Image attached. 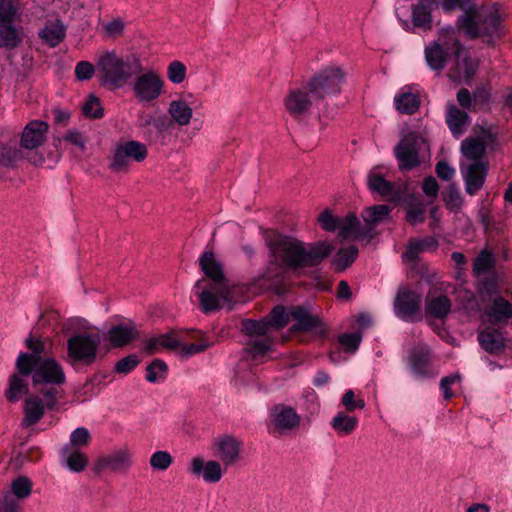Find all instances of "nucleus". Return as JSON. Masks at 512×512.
Instances as JSON below:
<instances>
[{
    "label": "nucleus",
    "mask_w": 512,
    "mask_h": 512,
    "mask_svg": "<svg viewBox=\"0 0 512 512\" xmlns=\"http://www.w3.org/2000/svg\"><path fill=\"white\" fill-rule=\"evenodd\" d=\"M267 245L275 261L290 270L318 266L334 250L324 241L305 245L296 238L283 235L269 238Z\"/></svg>",
    "instance_id": "1"
},
{
    "label": "nucleus",
    "mask_w": 512,
    "mask_h": 512,
    "mask_svg": "<svg viewBox=\"0 0 512 512\" xmlns=\"http://www.w3.org/2000/svg\"><path fill=\"white\" fill-rule=\"evenodd\" d=\"M97 77L102 86L111 90L125 86L142 72L140 59L135 56L121 57L115 51H105L96 62Z\"/></svg>",
    "instance_id": "2"
},
{
    "label": "nucleus",
    "mask_w": 512,
    "mask_h": 512,
    "mask_svg": "<svg viewBox=\"0 0 512 512\" xmlns=\"http://www.w3.org/2000/svg\"><path fill=\"white\" fill-rule=\"evenodd\" d=\"M464 11L457 20V26L465 34L474 39L477 37H488V43L494 38H499L502 33V18L495 6L480 7L469 0L467 7L460 8Z\"/></svg>",
    "instance_id": "3"
},
{
    "label": "nucleus",
    "mask_w": 512,
    "mask_h": 512,
    "mask_svg": "<svg viewBox=\"0 0 512 512\" xmlns=\"http://www.w3.org/2000/svg\"><path fill=\"white\" fill-rule=\"evenodd\" d=\"M100 343L99 334L84 332L73 335L67 341V362L72 366L92 365L97 359Z\"/></svg>",
    "instance_id": "4"
},
{
    "label": "nucleus",
    "mask_w": 512,
    "mask_h": 512,
    "mask_svg": "<svg viewBox=\"0 0 512 512\" xmlns=\"http://www.w3.org/2000/svg\"><path fill=\"white\" fill-rule=\"evenodd\" d=\"M45 401L39 395H28L23 403V419L21 422L22 427H30L37 424L45 414V410H53L62 398L59 389L51 387L49 389L41 390Z\"/></svg>",
    "instance_id": "5"
},
{
    "label": "nucleus",
    "mask_w": 512,
    "mask_h": 512,
    "mask_svg": "<svg viewBox=\"0 0 512 512\" xmlns=\"http://www.w3.org/2000/svg\"><path fill=\"white\" fill-rule=\"evenodd\" d=\"M452 38H457L452 28L441 29L439 38L429 43L424 50L425 61L429 68L440 75L454 53Z\"/></svg>",
    "instance_id": "6"
},
{
    "label": "nucleus",
    "mask_w": 512,
    "mask_h": 512,
    "mask_svg": "<svg viewBox=\"0 0 512 512\" xmlns=\"http://www.w3.org/2000/svg\"><path fill=\"white\" fill-rule=\"evenodd\" d=\"M454 46V60L450 66L447 77L455 84H470L472 81L478 64L471 58L468 51L463 47L458 38H452Z\"/></svg>",
    "instance_id": "7"
},
{
    "label": "nucleus",
    "mask_w": 512,
    "mask_h": 512,
    "mask_svg": "<svg viewBox=\"0 0 512 512\" xmlns=\"http://www.w3.org/2000/svg\"><path fill=\"white\" fill-rule=\"evenodd\" d=\"M344 78L345 74L340 67L321 70L308 81L312 96L323 100L326 96L339 93Z\"/></svg>",
    "instance_id": "8"
},
{
    "label": "nucleus",
    "mask_w": 512,
    "mask_h": 512,
    "mask_svg": "<svg viewBox=\"0 0 512 512\" xmlns=\"http://www.w3.org/2000/svg\"><path fill=\"white\" fill-rule=\"evenodd\" d=\"M422 144L423 139L416 133H408L401 138L394 148L400 171H410L420 166L419 151Z\"/></svg>",
    "instance_id": "9"
},
{
    "label": "nucleus",
    "mask_w": 512,
    "mask_h": 512,
    "mask_svg": "<svg viewBox=\"0 0 512 512\" xmlns=\"http://www.w3.org/2000/svg\"><path fill=\"white\" fill-rule=\"evenodd\" d=\"M291 320L295 323L290 327L291 333L313 332L315 336L325 339L329 336V330L323 321L313 315L308 308L303 306H290Z\"/></svg>",
    "instance_id": "10"
},
{
    "label": "nucleus",
    "mask_w": 512,
    "mask_h": 512,
    "mask_svg": "<svg viewBox=\"0 0 512 512\" xmlns=\"http://www.w3.org/2000/svg\"><path fill=\"white\" fill-rule=\"evenodd\" d=\"M200 268L207 278L213 284V289L225 300L231 301V291L229 283L225 278L223 266L219 262L212 251H205L199 259Z\"/></svg>",
    "instance_id": "11"
},
{
    "label": "nucleus",
    "mask_w": 512,
    "mask_h": 512,
    "mask_svg": "<svg viewBox=\"0 0 512 512\" xmlns=\"http://www.w3.org/2000/svg\"><path fill=\"white\" fill-rule=\"evenodd\" d=\"M135 76L132 90L139 102H152L162 95L164 80L157 71H142Z\"/></svg>",
    "instance_id": "12"
},
{
    "label": "nucleus",
    "mask_w": 512,
    "mask_h": 512,
    "mask_svg": "<svg viewBox=\"0 0 512 512\" xmlns=\"http://www.w3.org/2000/svg\"><path fill=\"white\" fill-rule=\"evenodd\" d=\"M147 155L148 150L145 144L130 140L116 146L109 167L115 172H127L130 160L142 162Z\"/></svg>",
    "instance_id": "13"
},
{
    "label": "nucleus",
    "mask_w": 512,
    "mask_h": 512,
    "mask_svg": "<svg viewBox=\"0 0 512 512\" xmlns=\"http://www.w3.org/2000/svg\"><path fill=\"white\" fill-rule=\"evenodd\" d=\"M300 421V416L293 407L277 404L271 409L268 431L274 437H280L298 429Z\"/></svg>",
    "instance_id": "14"
},
{
    "label": "nucleus",
    "mask_w": 512,
    "mask_h": 512,
    "mask_svg": "<svg viewBox=\"0 0 512 512\" xmlns=\"http://www.w3.org/2000/svg\"><path fill=\"white\" fill-rule=\"evenodd\" d=\"M434 355L431 348L424 343L412 347L407 356V363L411 372L420 379L437 376L438 372L433 366Z\"/></svg>",
    "instance_id": "15"
},
{
    "label": "nucleus",
    "mask_w": 512,
    "mask_h": 512,
    "mask_svg": "<svg viewBox=\"0 0 512 512\" xmlns=\"http://www.w3.org/2000/svg\"><path fill=\"white\" fill-rule=\"evenodd\" d=\"M422 296L418 292L409 288H400L394 300L395 314L410 322L420 321L422 319L420 311Z\"/></svg>",
    "instance_id": "16"
},
{
    "label": "nucleus",
    "mask_w": 512,
    "mask_h": 512,
    "mask_svg": "<svg viewBox=\"0 0 512 512\" xmlns=\"http://www.w3.org/2000/svg\"><path fill=\"white\" fill-rule=\"evenodd\" d=\"M34 385H61L66 381L65 372L54 358L45 357L33 366L31 371Z\"/></svg>",
    "instance_id": "17"
},
{
    "label": "nucleus",
    "mask_w": 512,
    "mask_h": 512,
    "mask_svg": "<svg viewBox=\"0 0 512 512\" xmlns=\"http://www.w3.org/2000/svg\"><path fill=\"white\" fill-rule=\"evenodd\" d=\"M25 345L30 352H21L16 360V369L23 373H31L33 366L49 354L48 340L33 335L25 339Z\"/></svg>",
    "instance_id": "18"
},
{
    "label": "nucleus",
    "mask_w": 512,
    "mask_h": 512,
    "mask_svg": "<svg viewBox=\"0 0 512 512\" xmlns=\"http://www.w3.org/2000/svg\"><path fill=\"white\" fill-rule=\"evenodd\" d=\"M212 450L227 469L240 461L242 442L234 436L222 435L213 440Z\"/></svg>",
    "instance_id": "19"
},
{
    "label": "nucleus",
    "mask_w": 512,
    "mask_h": 512,
    "mask_svg": "<svg viewBox=\"0 0 512 512\" xmlns=\"http://www.w3.org/2000/svg\"><path fill=\"white\" fill-rule=\"evenodd\" d=\"M316 101L319 100L314 99L307 82L302 87L290 90L285 96L283 104L291 117L298 118L308 113Z\"/></svg>",
    "instance_id": "20"
},
{
    "label": "nucleus",
    "mask_w": 512,
    "mask_h": 512,
    "mask_svg": "<svg viewBox=\"0 0 512 512\" xmlns=\"http://www.w3.org/2000/svg\"><path fill=\"white\" fill-rule=\"evenodd\" d=\"M132 457V452L126 447L114 450L105 456L99 457L94 464V470L97 473L110 471L125 474L132 466Z\"/></svg>",
    "instance_id": "21"
},
{
    "label": "nucleus",
    "mask_w": 512,
    "mask_h": 512,
    "mask_svg": "<svg viewBox=\"0 0 512 512\" xmlns=\"http://www.w3.org/2000/svg\"><path fill=\"white\" fill-rule=\"evenodd\" d=\"M487 171V161H476L461 167L467 194L473 196L483 187Z\"/></svg>",
    "instance_id": "22"
},
{
    "label": "nucleus",
    "mask_w": 512,
    "mask_h": 512,
    "mask_svg": "<svg viewBox=\"0 0 512 512\" xmlns=\"http://www.w3.org/2000/svg\"><path fill=\"white\" fill-rule=\"evenodd\" d=\"M222 463L216 460L204 461L201 457H194L190 462L189 472L202 479L207 483H217L222 479L223 470Z\"/></svg>",
    "instance_id": "23"
},
{
    "label": "nucleus",
    "mask_w": 512,
    "mask_h": 512,
    "mask_svg": "<svg viewBox=\"0 0 512 512\" xmlns=\"http://www.w3.org/2000/svg\"><path fill=\"white\" fill-rule=\"evenodd\" d=\"M495 269V258L491 251L488 249H483L476 256L473 263V274L477 277H480L484 274H491L492 277L483 281L484 289L491 293L496 289V277L493 275Z\"/></svg>",
    "instance_id": "24"
},
{
    "label": "nucleus",
    "mask_w": 512,
    "mask_h": 512,
    "mask_svg": "<svg viewBox=\"0 0 512 512\" xmlns=\"http://www.w3.org/2000/svg\"><path fill=\"white\" fill-rule=\"evenodd\" d=\"M49 125L40 120L30 121L23 129L20 145L27 150H34L46 141Z\"/></svg>",
    "instance_id": "25"
},
{
    "label": "nucleus",
    "mask_w": 512,
    "mask_h": 512,
    "mask_svg": "<svg viewBox=\"0 0 512 512\" xmlns=\"http://www.w3.org/2000/svg\"><path fill=\"white\" fill-rule=\"evenodd\" d=\"M339 237L342 239H371V227L363 226L354 212H349L345 217L340 218Z\"/></svg>",
    "instance_id": "26"
},
{
    "label": "nucleus",
    "mask_w": 512,
    "mask_h": 512,
    "mask_svg": "<svg viewBox=\"0 0 512 512\" xmlns=\"http://www.w3.org/2000/svg\"><path fill=\"white\" fill-rule=\"evenodd\" d=\"M452 302L448 296L437 294L435 289H430L425 298V314L435 319H445L451 312Z\"/></svg>",
    "instance_id": "27"
},
{
    "label": "nucleus",
    "mask_w": 512,
    "mask_h": 512,
    "mask_svg": "<svg viewBox=\"0 0 512 512\" xmlns=\"http://www.w3.org/2000/svg\"><path fill=\"white\" fill-rule=\"evenodd\" d=\"M445 120L451 133L456 137L464 134L470 123L468 113L459 109L454 103L447 104Z\"/></svg>",
    "instance_id": "28"
},
{
    "label": "nucleus",
    "mask_w": 512,
    "mask_h": 512,
    "mask_svg": "<svg viewBox=\"0 0 512 512\" xmlns=\"http://www.w3.org/2000/svg\"><path fill=\"white\" fill-rule=\"evenodd\" d=\"M205 283V279H201L195 284V289H202L200 292H197L202 311L204 313H209L219 310L221 300H225L217 293L215 289H213V284H210L209 287H205Z\"/></svg>",
    "instance_id": "29"
},
{
    "label": "nucleus",
    "mask_w": 512,
    "mask_h": 512,
    "mask_svg": "<svg viewBox=\"0 0 512 512\" xmlns=\"http://www.w3.org/2000/svg\"><path fill=\"white\" fill-rule=\"evenodd\" d=\"M30 375L31 373H23L20 369H17V372L10 376L9 386L5 391V398L8 402H17L24 394L28 393L27 377Z\"/></svg>",
    "instance_id": "30"
},
{
    "label": "nucleus",
    "mask_w": 512,
    "mask_h": 512,
    "mask_svg": "<svg viewBox=\"0 0 512 512\" xmlns=\"http://www.w3.org/2000/svg\"><path fill=\"white\" fill-rule=\"evenodd\" d=\"M39 37L49 47L54 48L65 39L66 27L59 19L47 22L39 31Z\"/></svg>",
    "instance_id": "31"
},
{
    "label": "nucleus",
    "mask_w": 512,
    "mask_h": 512,
    "mask_svg": "<svg viewBox=\"0 0 512 512\" xmlns=\"http://www.w3.org/2000/svg\"><path fill=\"white\" fill-rule=\"evenodd\" d=\"M138 336V331L133 325H116L108 331V338L114 347H123Z\"/></svg>",
    "instance_id": "32"
},
{
    "label": "nucleus",
    "mask_w": 512,
    "mask_h": 512,
    "mask_svg": "<svg viewBox=\"0 0 512 512\" xmlns=\"http://www.w3.org/2000/svg\"><path fill=\"white\" fill-rule=\"evenodd\" d=\"M461 152L466 160L473 162L485 161L486 145L476 137H468L461 143Z\"/></svg>",
    "instance_id": "33"
},
{
    "label": "nucleus",
    "mask_w": 512,
    "mask_h": 512,
    "mask_svg": "<svg viewBox=\"0 0 512 512\" xmlns=\"http://www.w3.org/2000/svg\"><path fill=\"white\" fill-rule=\"evenodd\" d=\"M481 347L489 353H498L504 347V338L502 333L496 329H485L478 335Z\"/></svg>",
    "instance_id": "34"
},
{
    "label": "nucleus",
    "mask_w": 512,
    "mask_h": 512,
    "mask_svg": "<svg viewBox=\"0 0 512 512\" xmlns=\"http://www.w3.org/2000/svg\"><path fill=\"white\" fill-rule=\"evenodd\" d=\"M487 315L491 321L501 323L512 317V306L510 302L503 297H495L487 310Z\"/></svg>",
    "instance_id": "35"
},
{
    "label": "nucleus",
    "mask_w": 512,
    "mask_h": 512,
    "mask_svg": "<svg viewBox=\"0 0 512 512\" xmlns=\"http://www.w3.org/2000/svg\"><path fill=\"white\" fill-rule=\"evenodd\" d=\"M62 457L67 467L74 472H81L88 465L87 456L79 448L65 446L62 449Z\"/></svg>",
    "instance_id": "36"
},
{
    "label": "nucleus",
    "mask_w": 512,
    "mask_h": 512,
    "mask_svg": "<svg viewBox=\"0 0 512 512\" xmlns=\"http://www.w3.org/2000/svg\"><path fill=\"white\" fill-rule=\"evenodd\" d=\"M168 112L177 124L186 126L190 123L193 110L184 100H174L169 104Z\"/></svg>",
    "instance_id": "37"
},
{
    "label": "nucleus",
    "mask_w": 512,
    "mask_h": 512,
    "mask_svg": "<svg viewBox=\"0 0 512 512\" xmlns=\"http://www.w3.org/2000/svg\"><path fill=\"white\" fill-rule=\"evenodd\" d=\"M357 425L358 419L344 412H338L331 421V427L340 435H350Z\"/></svg>",
    "instance_id": "38"
},
{
    "label": "nucleus",
    "mask_w": 512,
    "mask_h": 512,
    "mask_svg": "<svg viewBox=\"0 0 512 512\" xmlns=\"http://www.w3.org/2000/svg\"><path fill=\"white\" fill-rule=\"evenodd\" d=\"M435 7L415 4L412 7V23L415 27L425 30L431 29L432 11Z\"/></svg>",
    "instance_id": "39"
},
{
    "label": "nucleus",
    "mask_w": 512,
    "mask_h": 512,
    "mask_svg": "<svg viewBox=\"0 0 512 512\" xmlns=\"http://www.w3.org/2000/svg\"><path fill=\"white\" fill-rule=\"evenodd\" d=\"M389 207L387 205H375L372 207L365 208L361 216L366 223V227L370 228L371 231L373 230V227L375 224L383 221L389 214Z\"/></svg>",
    "instance_id": "40"
},
{
    "label": "nucleus",
    "mask_w": 512,
    "mask_h": 512,
    "mask_svg": "<svg viewBox=\"0 0 512 512\" xmlns=\"http://www.w3.org/2000/svg\"><path fill=\"white\" fill-rule=\"evenodd\" d=\"M368 186L373 192H377L382 197H391L395 193V186L387 181L380 174H370L368 176Z\"/></svg>",
    "instance_id": "41"
},
{
    "label": "nucleus",
    "mask_w": 512,
    "mask_h": 512,
    "mask_svg": "<svg viewBox=\"0 0 512 512\" xmlns=\"http://www.w3.org/2000/svg\"><path fill=\"white\" fill-rule=\"evenodd\" d=\"M395 105L400 113L413 114L418 110L420 101L417 95L407 92L395 98Z\"/></svg>",
    "instance_id": "42"
},
{
    "label": "nucleus",
    "mask_w": 512,
    "mask_h": 512,
    "mask_svg": "<svg viewBox=\"0 0 512 512\" xmlns=\"http://www.w3.org/2000/svg\"><path fill=\"white\" fill-rule=\"evenodd\" d=\"M243 331L249 336H264L268 337V333L271 330V323L268 318L261 320H244L242 323Z\"/></svg>",
    "instance_id": "43"
},
{
    "label": "nucleus",
    "mask_w": 512,
    "mask_h": 512,
    "mask_svg": "<svg viewBox=\"0 0 512 512\" xmlns=\"http://www.w3.org/2000/svg\"><path fill=\"white\" fill-rule=\"evenodd\" d=\"M357 256L358 249L356 246L352 245L341 248L333 259V264L335 265L336 270L343 271L356 260Z\"/></svg>",
    "instance_id": "44"
},
{
    "label": "nucleus",
    "mask_w": 512,
    "mask_h": 512,
    "mask_svg": "<svg viewBox=\"0 0 512 512\" xmlns=\"http://www.w3.org/2000/svg\"><path fill=\"white\" fill-rule=\"evenodd\" d=\"M21 42L18 31L12 24L0 25V47L13 49Z\"/></svg>",
    "instance_id": "45"
},
{
    "label": "nucleus",
    "mask_w": 512,
    "mask_h": 512,
    "mask_svg": "<svg viewBox=\"0 0 512 512\" xmlns=\"http://www.w3.org/2000/svg\"><path fill=\"white\" fill-rule=\"evenodd\" d=\"M19 17V7L15 0H0V25L13 24Z\"/></svg>",
    "instance_id": "46"
},
{
    "label": "nucleus",
    "mask_w": 512,
    "mask_h": 512,
    "mask_svg": "<svg viewBox=\"0 0 512 512\" xmlns=\"http://www.w3.org/2000/svg\"><path fill=\"white\" fill-rule=\"evenodd\" d=\"M266 318H268L272 328H284L291 321L290 307L285 308L282 305H278L272 309Z\"/></svg>",
    "instance_id": "47"
},
{
    "label": "nucleus",
    "mask_w": 512,
    "mask_h": 512,
    "mask_svg": "<svg viewBox=\"0 0 512 512\" xmlns=\"http://www.w3.org/2000/svg\"><path fill=\"white\" fill-rule=\"evenodd\" d=\"M32 492V482L26 476H19L11 483V492L14 498L18 500L25 499L30 496Z\"/></svg>",
    "instance_id": "48"
},
{
    "label": "nucleus",
    "mask_w": 512,
    "mask_h": 512,
    "mask_svg": "<svg viewBox=\"0 0 512 512\" xmlns=\"http://www.w3.org/2000/svg\"><path fill=\"white\" fill-rule=\"evenodd\" d=\"M406 221L410 225H417L425 222L426 207L423 203L412 202L406 207Z\"/></svg>",
    "instance_id": "49"
},
{
    "label": "nucleus",
    "mask_w": 512,
    "mask_h": 512,
    "mask_svg": "<svg viewBox=\"0 0 512 512\" xmlns=\"http://www.w3.org/2000/svg\"><path fill=\"white\" fill-rule=\"evenodd\" d=\"M167 369V365L164 361L155 359L151 364L147 366L146 380L148 382L154 383L158 380L164 379L167 374Z\"/></svg>",
    "instance_id": "50"
},
{
    "label": "nucleus",
    "mask_w": 512,
    "mask_h": 512,
    "mask_svg": "<svg viewBox=\"0 0 512 512\" xmlns=\"http://www.w3.org/2000/svg\"><path fill=\"white\" fill-rule=\"evenodd\" d=\"M82 112L86 117L92 119H100L104 115L100 100L94 95H89L82 107Z\"/></svg>",
    "instance_id": "51"
},
{
    "label": "nucleus",
    "mask_w": 512,
    "mask_h": 512,
    "mask_svg": "<svg viewBox=\"0 0 512 512\" xmlns=\"http://www.w3.org/2000/svg\"><path fill=\"white\" fill-rule=\"evenodd\" d=\"M173 463L171 454L167 451H157L150 457V466L154 470L165 471Z\"/></svg>",
    "instance_id": "52"
},
{
    "label": "nucleus",
    "mask_w": 512,
    "mask_h": 512,
    "mask_svg": "<svg viewBox=\"0 0 512 512\" xmlns=\"http://www.w3.org/2000/svg\"><path fill=\"white\" fill-rule=\"evenodd\" d=\"M443 199L447 209L451 211L459 210L462 207L463 199L459 190L453 186L449 187L444 195Z\"/></svg>",
    "instance_id": "53"
},
{
    "label": "nucleus",
    "mask_w": 512,
    "mask_h": 512,
    "mask_svg": "<svg viewBox=\"0 0 512 512\" xmlns=\"http://www.w3.org/2000/svg\"><path fill=\"white\" fill-rule=\"evenodd\" d=\"M361 340L362 335L360 333H345L340 335L338 338L340 345L347 353L355 352L358 349Z\"/></svg>",
    "instance_id": "54"
},
{
    "label": "nucleus",
    "mask_w": 512,
    "mask_h": 512,
    "mask_svg": "<svg viewBox=\"0 0 512 512\" xmlns=\"http://www.w3.org/2000/svg\"><path fill=\"white\" fill-rule=\"evenodd\" d=\"M168 79L174 84H180L186 77V67L180 61H172L167 68Z\"/></svg>",
    "instance_id": "55"
},
{
    "label": "nucleus",
    "mask_w": 512,
    "mask_h": 512,
    "mask_svg": "<svg viewBox=\"0 0 512 512\" xmlns=\"http://www.w3.org/2000/svg\"><path fill=\"white\" fill-rule=\"evenodd\" d=\"M318 222L325 231L334 232L339 229L340 218L334 216L329 209H325L319 214Z\"/></svg>",
    "instance_id": "56"
},
{
    "label": "nucleus",
    "mask_w": 512,
    "mask_h": 512,
    "mask_svg": "<svg viewBox=\"0 0 512 512\" xmlns=\"http://www.w3.org/2000/svg\"><path fill=\"white\" fill-rule=\"evenodd\" d=\"M271 345L272 340L269 337L254 339L249 342L250 352L254 358L264 355L267 351L270 350Z\"/></svg>",
    "instance_id": "57"
},
{
    "label": "nucleus",
    "mask_w": 512,
    "mask_h": 512,
    "mask_svg": "<svg viewBox=\"0 0 512 512\" xmlns=\"http://www.w3.org/2000/svg\"><path fill=\"white\" fill-rule=\"evenodd\" d=\"M20 157V151L16 148L8 146L0 148V166H12Z\"/></svg>",
    "instance_id": "58"
},
{
    "label": "nucleus",
    "mask_w": 512,
    "mask_h": 512,
    "mask_svg": "<svg viewBox=\"0 0 512 512\" xmlns=\"http://www.w3.org/2000/svg\"><path fill=\"white\" fill-rule=\"evenodd\" d=\"M90 441V433L84 428L80 427L75 429L70 436V443L67 446H72L73 448H79L80 446L88 445Z\"/></svg>",
    "instance_id": "59"
},
{
    "label": "nucleus",
    "mask_w": 512,
    "mask_h": 512,
    "mask_svg": "<svg viewBox=\"0 0 512 512\" xmlns=\"http://www.w3.org/2000/svg\"><path fill=\"white\" fill-rule=\"evenodd\" d=\"M97 72L96 66L88 61H80L75 67V76L78 80H89Z\"/></svg>",
    "instance_id": "60"
},
{
    "label": "nucleus",
    "mask_w": 512,
    "mask_h": 512,
    "mask_svg": "<svg viewBox=\"0 0 512 512\" xmlns=\"http://www.w3.org/2000/svg\"><path fill=\"white\" fill-rule=\"evenodd\" d=\"M341 402L347 412H353L356 409H363L365 407L364 400L356 399L353 390H347L344 393Z\"/></svg>",
    "instance_id": "61"
},
{
    "label": "nucleus",
    "mask_w": 512,
    "mask_h": 512,
    "mask_svg": "<svg viewBox=\"0 0 512 512\" xmlns=\"http://www.w3.org/2000/svg\"><path fill=\"white\" fill-rule=\"evenodd\" d=\"M430 244L435 245L436 243L432 239L413 241L408 246L406 256L409 259H415L418 254L428 248Z\"/></svg>",
    "instance_id": "62"
},
{
    "label": "nucleus",
    "mask_w": 512,
    "mask_h": 512,
    "mask_svg": "<svg viewBox=\"0 0 512 512\" xmlns=\"http://www.w3.org/2000/svg\"><path fill=\"white\" fill-rule=\"evenodd\" d=\"M138 364H139L138 357L134 354H131V355H128V356L120 359L115 366V370L118 373L126 374V373H129L130 371H132Z\"/></svg>",
    "instance_id": "63"
},
{
    "label": "nucleus",
    "mask_w": 512,
    "mask_h": 512,
    "mask_svg": "<svg viewBox=\"0 0 512 512\" xmlns=\"http://www.w3.org/2000/svg\"><path fill=\"white\" fill-rule=\"evenodd\" d=\"M65 142L70 143L78 147L81 151L85 149L86 140L82 134V132L76 129H70L62 138Z\"/></svg>",
    "instance_id": "64"
}]
</instances>
